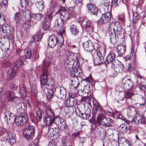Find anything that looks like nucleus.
<instances>
[{"label":"nucleus","instance_id":"48","mask_svg":"<svg viewBox=\"0 0 146 146\" xmlns=\"http://www.w3.org/2000/svg\"><path fill=\"white\" fill-rule=\"evenodd\" d=\"M81 91L83 92L84 95L87 96L88 94L90 92V87L89 86H85L82 91V90H81Z\"/></svg>","mask_w":146,"mask_h":146},{"label":"nucleus","instance_id":"38","mask_svg":"<svg viewBox=\"0 0 146 146\" xmlns=\"http://www.w3.org/2000/svg\"><path fill=\"white\" fill-rule=\"evenodd\" d=\"M118 129L120 133L122 134L125 133L127 132V125L124 124H122L119 126Z\"/></svg>","mask_w":146,"mask_h":146},{"label":"nucleus","instance_id":"33","mask_svg":"<svg viewBox=\"0 0 146 146\" xmlns=\"http://www.w3.org/2000/svg\"><path fill=\"white\" fill-rule=\"evenodd\" d=\"M105 117L104 114L100 113L97 116V123L98 125H101L105 119Z\"/></svg>","mask_w":146,"mask_h":146},{"label":"nucleus","instance_id":"20","mask_svg":"<svg viewBox=\"0 0 146 146\" xmlns=\"http://www.w3.org/2000/svg\"><path fill=\"white\" fill-rule=\"evenodd\" d=\"M112 67L113 68L114 70L117 72H120L124 69L123 65L117 60L116 62L113 63V64L112 65Z\"/></svg>","mask_w":146,"mask_h":146},{"label":"nucleus","instance_id":"61","mask_svg":"<svg viewBox=\"0 0 146 146\" xmlns=\"http://www.w3.org/2000/svg\"><path fill=\"white\" fill-rule=\"evenodd\" d=\"M74 85H72V84H70L69 86V87L70 89V90L72 91H76L78 87H76Z\"/></svg>","mask_w":146,"mask_h":146},{"label":"nucleus","instance_id":"30","mask_svg":"<svg viewBox=\"0 0 146 146\" xmlns=\"http://www.w3.org/2000/svg\"><path fill=\"white\" fill-rule=\"evenodd\" d=\"M15 69L13 68L9 69L7 72V77L10 80L12 79L15 75Z\"/></svg>","mask_w":146,"mask_h":146},{"label":"nucleus","instance_id":"10","mask_svg":"<svg viewBox=\"0 0 146 146\" xmlns=\"http://www.w3.org/2000/svg\"><path fill=\"white\" fill-rule=\"evenodd\" d=\"M4 117L7 124H12L13 123L14 115L9 111L5 110L3 111Z\"/></svg>","mask_w":146,"mask_h":146},{"label":"nucleus","instance_id":"2","mask_svg":"<svg viewBox=\"0 0 146 146\" xmlns=\"http://www.w3.org/2000/svg\"><path fill=\"white\" fill-rule=\"evenodd\" d=\"M44 105L45 107V110L46 115L44 118V122L46 125L50 127L53 124V119H54V113L51 108L49 104L44 103Z\"/></svg>","mask_w":146,"mask_h":146},{"label":"nucleus","instance_id":"13","mask_svg":"<svg viewBox=\"0 0 146 146\" xmlns=\"http://www.w3.org/2000/svg\"><path fill=\"white\" fill-rule=\"evenodd\" d=\"M121 84L123 87L127 90H130L133 86V83L130 79L125 77L123 79Z\"/></svg>","mask_w":146,"mask_h":146},{"label":"nucleus","instance_id":"4","mask_svg":"<svg viewBox=\"0 0 146 146\" xmlns=\"http://www.w3.org/2000/svg\"><path fill=\"white\" fill-rule=\"evenodd\" d=\"M74 61L72 60H67L65 64L64 67L67 72H69L71 76H78L80 72L72 67L74 64Z\"/></svg>","mask_w":146,"mask_h":146},{"label":"nucleus","instance_id":"41","mask_svg":"<svg viewBox=\"0 0 146 146\" xmlns=\"http://www.w3.org/2000/svg\"><path fill=\"white\" fill-rule=\"evenodd\" d=\"M36 6L39 11H42L44 7V3L43 1H41L36 4Z\"/></svg>","mask_w":146,"mask_h":146},{"label":"nucleus","instance_id":"54","mask_svg":"<svg viewBox=\"0 0 146 146\" xmlns=\"http://www.w3.org/2000/svg\"><path fill=\"white\" fill-rule=\"evenodd\" d=\"M119 144H123V145L125 144V143H126L127 141L126 139L123 137H121L119 138L118 140Z\"/></svg>","mask_w":146,"mask_h":146},{"label":"nucleus","instance_id":"28","mask_svg":"<svg viewBox=\"0 0 146 146\" xmlns=\"http://www.w3.org/2000/svg\"><path fill=\"white\" fill-rule=\"evenodd\" d=\"M117 53L119 55L121 56L124 54L126 51V47L124 46L119 45L117 46Z\"/></svg>","mask_w":146,"mask_h":146},{"label":"nucleus","instance_id":"44","mask_svg":"<svg viewBox=\"0 0 146 146\" xmlns=\"http://www.w3.org/2000/svg\"><path fill=\"white\" fill-rule=\"evenodd\" d=\"M21 14L19 12H17L15 13L14 17V20L17 23H19L21 21Z\"/></svg>","mask_w":146,"mask_h":146},{"label":"nucleus","instance_id":"12","mask_svg":"<svg viewBox=\"0 0 146 146\" xmlns=\"http://www.w3.org/2000/svg\"><path fill=\"white\" fill-rule=\"evenodd\" d=\"M111 17V13L110 12L102 14L101 18L98 21L100 25L105 24L109 23Z\"/></svg>","mask_w":146,"mask_h":146},{"label":"nucleus","instance_id":"25","mask_svg":"<svg viewBox=\"0 0 146 146\" xmlns=\"http://www.w3.org/2000/svg\"><path fill=\"white\" fill-rule=\"evenodd\" d=\"M109 36L110 39V42L111 44H115L117 42V39L118 38V35L113 33V32H110Z\"/></svg>","mask_w":146,"mask_h":146},{"label":"nucleus","instance_id":"34","mask_svg":"<svg viewBox=\"0 0 146 146\" xmlns=\"http://www.w3.org/2000/svg\"><path fill=\"white\" fill-rule=\"evenodd\" d=\"M113 123L112 119L109 118H105L102 125L107 127H110Z\"/></svg>","mask_w":146,"mask_h":146},{"label":"nucleus","instance_id":"15","mask_svg":"<svg viewBox=\"0 0 146 146\" xmlns=\"http://www.w3.org/2000/svg\"><path fill=\"white\" fill-rule=\"evenodd\" d=\"M83 47L87 51L92 53L94 49V44L90 40H88L83 44Z\"/></svg>","mask_w":146,"mask_h":146},{"label":"nucleus","instance_id":"63","mask_svg":"<svg viewBox=\"0 0 146 146\" xmlns=\"http://www.w3.org/2000/svg\"><path fill=\"white\" fill-rule=\"evenodd\" d=\"M76 96V94L75 93H70L69 94V97L68 98H75Z\"/></svg>","mask_w":146,"mask_h":146},{"label":"nucleus","instance_id":"46","mask_svg":"<svg viewBox=\"0 0 146 146\" xmlns=\"http://www.w3.org/2000/svg\"><path fill=\"white\" fill-rule=\"evenodd\" d=\"M138 102L140 105H144L145 102V98L142 95H139L138 96Z\"/></svg>","mask_w":146,"mask_h":146},{"label":"nucleus","instance_id":"57","mask_svg":"<svg viewBox=\"0 0 146 146\" xmlns=\"http://www.w3.org/2000/svg\"><path fill=\"white\" fill-rule=\"evenodd\" d=\"M3 64L5 68L10 67L11 66V64L10 63L7 61H5L3 63Z\"/></svg>","mask_w":146,"mask_h":146},{"label":"nucleus","instance_id":"35","mask_svg":"<svg viewBox=\"0 0 146 146\" xmlns=\"http://www.w3.org/2000/svg\"><path fill=\"white\" fill-rule=\"evenodd\" d=\"M133 16L132 22L134 24L137 23L139 20L140 19L139 15V14L136 12H134L133 13Z\"/></svg>","mask_w":146,"mask_h":146},{"label":"nucleus","instance_id":"42","mask_svg":"<svg viewBox=\"0 0 146 146\" xmlns=\"http://www.w3.org/2000/svg\"><path fill=\"white\" fill-rule=\"evenodd\" d=\"M50 27V23L44 21L43 25V28L44 30H47L49 29Z\"/></svg>","mask_w":146,"mask_h":146},{"label":"nucleus","instance_id":"8","mask_svg":"<svg viewBox=\"0 0 146 146\" xmlns=\"http://www.w3.org/2000/svg\"><path fill=\"white\" fill-rule=\"evenodd\" d=\"M54 93L58 98L63 100L66 97V90L63 87H57L55 88Z\"/></svg>","mask_w":146,"mask_h":146},{"label":"nucleus","instance_id":"14","mask_svg":"<svg viewBox=\"0 0 146 146\" xmlns=\"http://www.w3.org/2000/svg\"><path fill=\"white\" fill-rule=\"evenodd\" d=\"M145 118L143 117V114L140 115L137 114L135 117L132 120V123L135 124L137 123H145Z\"/></svg>","mask_w":146,"mask_h":146},{"label":"nucleus","instance_id":"64","mask_svg":"<svg viewBox=\"0 0 146 146\" xmlns=\"http://www.w3.org/2000/svg\"><path fill=\"white\" fill-rule=\"evenodd\" d=\"M56 143L54 140H52L49 143L48 146H56Z\"/></svg>","mask_w":146,"mask_h":146},{"label":"nucleus","instance_id":"18","mask_svg":"<svg viewBox=\"0 0 146 146\" xmlns=\"http://www.w3.org/2000/svg\"><path fill=\"white\" fill-rule=\"evenodd\" d=\"M115 55L114 53H110L107 56L104 62L106 65L111 63L112 65L113 64V63L116 62L115 61Z\"/></svg>","mask_w":146,"mask_h":146},{"label":"nucleus","instance_id":"45","mask_svg":"<svg viewBox=\"0 0 146 146\" xmlns=\"http://www.w3.org/2000/svg\"><path fill=\"white\" fill-rule=\"evenodd\" d=\"M24 55L26 59H29L30 58L31 55V50L30 49H26L25 50Z\"/></svg>","mask_w":146,"mask_h":146},{"label":"nucleus","instance_id":"16","mask_svg":"<svg viewBox=\"0 0 146 146\" xmlns=\"http://www.w3.org/2000/svg\"><path fill=\"white\" fill-rule=\"evenodd\" d=\"M48 45L49 47L52 48L54 47L57 43V37L54 35L50 36L48 40Z\"/></svg>","mask_w":146,"mask_h":146},{"label":"nucleus","instance_id":"36","mask_svg":"<svg viewBox=\"0 0 146 146\" xmlns=\"http://www.w3.org/2000/svg\"><path fill=\"white\" fill-rule=\"evenodd\" d=\"M77 76H71L70 78L71 81V84L74 85L76 87H78L79 84V82L78 78L76 77Z\"/></svg>","mask_w":146,"mask_h":146},{"label":"nucleus","instance_id":"7","mask_svg":"<svg viewBox=\"0 0 146 146\" xmlns=\"http://www.w3.org/2000/svg\"><path fill=\"white\" fill-rule=\"evenodd\" d=\"M106 53L105 49L104 47H101L100 48L97 54L98 58H96L94 59V64L95 65L100 64L104 61V57Z\"/></svg>","mask_w":146,"mask_h":146},{"label":"nucleus","instance_id":"39","mask_svg":"<svg viewBox=\"0 0 146 146\" xmlns=\"http://www.w3.org/2000/svg\"><path fill=\"white\" fill-rule=\"evenodd\" d=\"M42 36V35L40 34L39 32L37 33L35 35L33 36V40H31V42H33L35 41H38L41 38Z\"/></svg>","mask_w":146,"mask_h":146},{"label":"nucleus","instance_id":"19","mask_svg":"<svg viewBox=\"0 0 146 146\" xmlns=\"http://www.w3.org/2000/svg\"><path fill=\"white\" fill-rule=\"evenodd\" d=\"M17 111L20 114H25L27 106L24 103H18L16 106Z\"/></svg>","mask_w":146,"mask_h":146},{"label":"nucleus","instance_id":"51","mask_svg":"<svg viewBox=\"0 0 146 146\" xmlns=\"http://www.w3.org/2000/svg\"><path fill=\"white\" fill-rule=\"evenodd\" d=\"M36 116L39 120H40L42 118V111L40 109L37 111L36 113Z\"/></svg>","mask_w":146,"mask_h":146},{"label":"nucleus","instance_id":"58","mask_svg":"<svg viewBox=\"0 0 146 146\" xmlns=\"http://www.w3.org/2000/svg\"><path fill=\"white\" fill-rule=\"evenodd\" d=\"M76 5L79 7H81L83 5L82 0H76Z\"/></svg>","mask_w":146,"mask_h":146},{"label":"nucleus","instance_id":"11","mask_svg":"<svg viewBox=\"0 0 146 146\" xmlns=\"http://www.w3.org/2000/svg\"><path fill=\"white\" fill-rule=\"evenodd\" d=\"M54 122L62 130H65L67 128L66 122L61 118L57 117L54 118L53 119Z\"/></svg>","mask_w":146,"mask_h":146},{"label":"nucleus","instance_id":"23","mask_svg":"<svg viewBox=\"0 0 146 146\" xmlns=\"http://www.w3.org/2000/svg\"><path fill=\"white\" fill-rule=\"evenodd\" d=\"M67 106L74 107L77 105V101L75 98H68L66 101Z\"/></svg>","mask_w":146,"mask_h":146},{"label":"nucleus","instance_id":"26","mask_svg":"<svg viewBox=\"0 0 146 146\" xmlns=\"http://www.w3.org/2000/svg\"><path fill=\"white\" fill-rule=\"evenodd\" d=\"M87 7L88 8L89 12L92 13L93 15H97L98 9L95 6L92 4H90L87 5Z\"/></svg>","mask_w":146,"mask_h":146},{"label":"nucleus","instance_id":"29","mask_svg":"<svg viewBox=\"0 0 146 146\" xmlns=\"http://www.w3.org/2000/svg\"><path fill=\"white\" fill-rule=\"evenodd\" d=\"M25 60V58L23 56H22L18 59L16 62L13 65L14 67H15L16 68H19L23 64Z\"/></svg>","mask_w":146,"mask_h":146},{"label":"nucleus","instance_id":"40","mask_svg":"<svg viewBox=\"0 0 146 146\" xmlns=\"http://www.w3.org/2000/svg\"><path fill=\"white\" fill-rule=\"evenodd\" d=\"M65 110L66 113L68 115V117H70L72 115L73 112V108L68 106L66 108Z\"/></svg>","mask_w":146,"mask_h":146},{"label":"nucleus","instance_id":"62","mask_svg":"<svg viewBox=\"0 0 146 146\" xmlns=\"http://www.w3.org/2000/svg\"><path fill=\"white\" fill-rule=\"evenodd\" d=\"M117 0H112L111 1V6L114 7H116L117 5Z\"/></svg>","mask_w":146,"mask_h":146},{"label":"nucleus","instance_id":"32","mask_svg":"<svg viewBox=\"0 0 146 146\" xmlns=\"http://www.w3.org/2000/svg\"><path fill=\"white\" fill-rule=\"evenodd\" d=\"M19 88V93L20 95L23 97L25 96L26 95V89L23 84H20Z\"/></svg>","mask_w":146,"mask_h":146},{"label":"nucleus","instance_id":"9","mask_svg":"<svg viewBox=\"0 0 146 146\" xmlns=\"http://www.w3.org/2000/svg\"><path fill=\"white\" fill-rule=\"evenodd\" d=\"M35 129L33 126L29 125L24 129L23 134L27 139L31 138L33 136L34 133Z\"/></svg>","mask_w":146,"mask_h":146},{"label":"nucleus","instance_id":"37","mask_svg":"<svg viewBox=\"0 0 146 146\" xmlns=\"http://www.w3.org/2000/svg\"><path fill=\"white\" fill-rule=\"evenodd\" d=\"M70 29L72 33L74 35H77L79 33V30L77 27L74 25L70 26Z\"/></svg>","mask_w":146,"mask_h":146},{"label":"nucleus","instance_id":"3","mask_svg":"<svg viewBox=\"0 0 146 146\" xmlns=\"http://www.w3.org/2000/svg\"><path fill=\"white\" fill-rule=\"evenodd\" d=\"M57 13L59 14L61 21L60 23L57 22V25L58 27H62L63 25L70 18L72 15L71 13L68 12L64 7L62 6L60 7Z\"/></svg>","mask_w":146,"mask_h":146},{"label":"nucleus","instance_id":"53","mask_svg":"<svg viewBox=\"0 0 146 146\" xmlns=\"http://www.w3.org/2000/svg\"><path fill=\"white\" fill-rule=\"evenodd\" d=\"M102 8L104 9L105 12H107L108 9L109 5L108 2L104 3L103 5Z\"/></svg>","mask_w":146,"mask_h":146},{"label":"nucleus","instance_id":"22","mask_svg":"<svg viewBox=\"0 0 146 146\" xmlns=\"http://www.w3.org/2000/svg\"><path fill=\"white\" fill-rule=\"evenodd\" d=\"M64 32L65 30L63 28L62 30L59 31L58 32L59 35L57 37V43L59 44V46L60 47L64 44V39L62 35L64 33Z\"/></svg>","mask_w":146,"mask_h":146},{"label":"nucleus","instance_id":"17","mask_svg":"<svg viewBox=\"0 0 146 146\" xmlns=\"http://www.w3.org/2000/svg\"><path fill=\"white\" fill-rule=\"evenodd\" d=\"M102 110V108L98 102L96 101L93 102V110L92 111L93 117H95L98 111L100 112Z\"/></svg>","mask_w":146,"mask_h":146},{"label":"nucleus","instance_id":"1","mask_svg":"<svg viewBox=\"0 0 146 146\" xmlns=\"http://www.w3.org/2000/svg\"><path fill=\"white\" fill-rule=\"evenodd\" d=\"M46 59L43 61V64L44 67L43 69V74L40 77V83L41 87L42 88L46 86V88L49 90L46 94V97L48 100H50L52 98L54 91L52 89L54 87V81L52 78H48V70L46 68L48 67L50 62H46Z\"/></svg>","mask_w":146,"mask_h":146},{"label":"nucleus","instance_id":"56","mask_svg":"<svg viewBox=\"0 0 146 146\" xmlns=\"http://www.w3.org/2000/svg\"><path fill=\"white\" fill-rule=\"evenodd\" d=\"M6 129L2 127H0V136L6 133Z\"/></svg>","mask_w":146,"mask_h":146},{"label":"nucleus","instance_id":"60","mask_svg":"<svg viewBox=\"0 0 146 146\" xmlns=\"http://www.w3.org/2000/svg\"><path fill=\"white\" fill-rule=\"evenodd\" d=\"M31 90L32 92L33 93L36 94L37 92V89L35 85L32 86L31 87Z\"/></svg>","mask_w":146,"mask_h":146},{"label":"nucleus","instance_id":"55","mask_svg":"<svg viewBox=\"0 0 146 146\" xmlns=\"http://www.w3.org/2000/svg\"><path fill=\"white\" fill-rule=\"evenodd\" d=\"M28 3V0H21V6L23 7H25L27 5Z\"/></svg>","mask_w":146,"mask_h":146},{"label":"nucleus","instance_id":"49","mask_svg":"<svg viewBox=\"0 0 146 146\" xmlns=\"http://www.w3.org/2000/svg\"><path fill=\"white\" fill-rule=\"evenodd\" d=\"M53 18V14L52 13H51L47 15L44 19V21H47L50 23H51V21L52 19Z\"/></svg>","mask_w":146,"mask_h":146},{"label":"nucleus","instance_id":"52","mask_svg":"<svg viewBox=\"0 0 146 146\" xmlns=\"http://www.w3.org/2000/svg\"><path fill=\"white\" fill-rule=\"evenodd\" d=\"M43 16V15L41 13H38L35 15L34 16V19L36 20H40Z\"/></svg>","mask_w":146,"mask_h":146},{"label":"nucleus","instance_id":"50","mask_svg":"<svg viewBox=\"0 0 146 146\" xmlns=\"http://www.w3.org/2000/svg\"><path fill=\"white\" fill-rule=\"evenodd\" d=\"M78 115L83 119H87L90 117L89 116L87 115L85 113H79Z\"/></svg>","mask_w":146,"mask_h":146},{"label":"nucleus","instance_id":"24","mask_svg":"<svg viewBox=\"0 0 146 146\" xmlns=\"http://www.w3.org/2000/svg\"><path fill=\"white\" fill-rule=\"evenodd\" d=\"M5 134L7 135V136H5L6 140L11 144H13L15 143V137L14 135L7 133Z\"/></svg>","mask_w":146,"mask_h":146},{"label":"nucleus","instance_id":"31","mask_svg":"<svg viewBox=\"0 0 146 146\" xmlns=\"http://www.w3.org/2000/svg\"><path fill=\"white\" fill-rule=\"evenodd\" d=\"M20 13L21 17H29L30 18L31 16L30 11L27 9L23 10Z\"/></svg>","mask_w":146,"mask_h":146},{"label":"nucleus","instance_id":"6","mask_svg":"<svg viewBox=\"0 0 146 146\" xmlns=\"http://www.w3.org/2000/svg\"><path fill=\"white\" fill-rule=\"evenodd\" d=\"M13 123L17 126H21L24 125L28 121L27 115L25 114H20L15 118L14 116Z\"/></svg>","mask_w":146,"mask_h":146},{"label":"nucleus","instance_id":"47","mask_svg":"<svg viewBox=\"0 0 146 146\" xmlns=\"http://www.w3.org/2000/svg\"><path fill=\"white\" fill-rule=\"evenodd\" d=\"M9 29V26H4L2 29V30L4 33H5L6 35H8L10 32Z\"/></svg>","mask_w":146,"mask_h":146},{"label":"nucleus","instance_id":"59","mask_svg":"<svg viewBox=\"0 0 146 146\" xmlns=\"http://www.w3.org/2000/svg\"><path fill=\"white\" fill-rule=\"evenodd\" d=\"M119 20L122 22H123L125 21V17L123 14H121L118 17Z\"/></svg>","mask_w":146,"mask_h":146},{"label":"nucleus","instance_id":"43","mask_svg":"<svg viewBox=\"0 0 146 146\" xmlns=\"http://www.w3.org/2000/svg\"><path fill=\"white\" fill-rule=\"evenodd\" d=\"M0 46L2 47V49L5 51L8 50L9 48V45L8 43H4L0 41Z\"/></svg>","mask_w":146,"mask_h":146},{"label":"nucleus","instance_id":"5","mask_svg":"<svg viewBox=\"0 0 146 146\" xmlns=\"http://www.w3.org/2000/svg\"><path fill=\"white\" fill-rule=\"evenodd\" d=\"M108 30L109 32H113L117 35L121 33V26L118 22H111L109 24Z\"/></svg>","mask_w":146,"mask_h":146},{"label":"nucleus","instance_id":"21","mask_svg":"<svg viewBox=\"0 0 146 146\" xmlns=\"http://www.w3.org/2000/svg\"><path fill=\"white\" fill-rule=\"evenodd\" d=\"M9 101L15 102L17 100H19V99L15 96L13 92L10 91H7L6 92Z\"/></svg>","mask_w":146,"mask_h":146},{"label":"nucleus","instance_id":"27","mask_svg":"<svg viewBox=\"0 0 146 146\" xmlns=\"http://www.w3.org/2000/svg\"><path fill=\"white\" fill-rule=\"evenodd\" d=\"M94 26L92 23L90 21H88L86 22L85 27V30L87 31L92 32L94 31Z\"/></svg>","mask_w":146,"mask_h":146}]
</instances>
